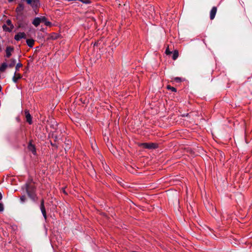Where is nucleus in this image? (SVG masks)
<instances>
[{
  "label": "nucleus",
  "mask_w": 252,
  "mask_h": 252,
  "mask_svg": "<svg viewBox=\"0 0 252 252\" xmlns=\"http://www.w3.org/2000/svg\"><path fill=\"white\" fill-rule=\"evenodd\" d=\"M174 80L177 83H180L182 81V79L180 77H175Z\"/></svg>",
  "instance_id": "393cba45"
},
{
  "label": "nucleus",
  "mask_w": 252,
  "mask_h": 252,
  "mask_svg": "<svg viewBox=\"0 0 252 252\" xmlns=\"http://www.w3.org/2000/svg\"><path fill=\"white\" fill-rule=\"evenodd\" d=\"M151 9H152L153 10H154V8L152 7H151Z\"/></svg>",
  "instance_id": "f704fd0d"
},
{
  "label": "nucleus",
  "mask_w": 252,
  "mask_h": 252,
  "mask_svg": "<svg viewBox=\"0 0 252 252\" xmlns=\"http://www.w3.org/2000/svg\"><path fill=\"white\" fill-rule=\"evenodd\" d=\"M16 63V60L14 59H12L10 61V63L8 64V67H13Z\"/></svg>",
  "instance_id": "f3484780"
},
{
  "label": "nucleus",
  "mask_w": 252,
  "mask_h": 252,
  "mask_svg": "<svg viewBox=\"0 0 252 252\" xmlns=\"http://www.w3.org/2000/svg\"><path fill=\"white\" fill-rule=\"evenodd\" d=\"M40 23L41 20H40V18L38 17H35L32 22V24L36 27L39 25Z\"/></svg>",
  "instance_id": "9b49d317"
},
{
  "label": "nucleus",
  "mask_w": 252,
  "mask_h": 252,
  "mask_svg": "<svg viewBox=\"0 0 252 252\" xmlns=\"http://www.w3.org/2000/svg\"><path fill=\"white\" fill-rule=\"evenodd\" d=\"M108 169H109V167L106 166V171H107Z\"/></svg>",
  "instance_id": "72a5a7b5"
},
{
  "label": "nucleus",
  "mask_w": 252,
  "mask_h": 252,
  "mask_svg": "<svg viewBox=\"0 0 252 252\" xmlns=\"http://www.w3.org/2000/svg\"><path fill=\"white\" fill-rule=\"evenodd\" d=\"M50 143L52 146L54 147L57 149L58 148V145L56 144L53 143L51 141H50Z\"/></svg>",
  "instance_id": "bb28decb"
},
{
  "label": "nucleus",
  "mask_w": 252,
  "mask_h": 252,
  "mask_svg": "<svg viewBox=\"0 0 252 252\" xmlns=\"http://www.w3.org/2000/svg\"><path fill=\"white\" fill-rule=\"evenodd\" d=\"M4 210V206L2 203H0V212H3Z\"/></svg>",
  "instance_id": "a878e982"
},
{
  "label": "nucleus",
  "mask_w": 252,
  "mask_h": 252,
  "mask_svg": "<svg viewBox=\"0 0 252 252\" xmlns=\"http://www.w3.org/2000/svg\"><path fill=\"white\" fill-rule=\"evenodd\" d=\"M25 115L26 118L27 122L30 124L31 125L32 123V117L30 113V112L28 110H25Z\"/></svg>",
  "instance_id": "423d86ee"
},
{
  "label": "nucleus",
  "mask_w": 252,
  "mask_h": 252,
  "mask_svg": "<svg viewBox=\"0 0 252 252\" xmlns=\"http://www.w3.org/2000/svg\"><path fill=\"white\" fill-rule=\"evenodd\" d=\"M40 20H41V22H44V23L46 22V21L47 20V18L45 16H41L39 17Z\"/></svg>",
  "instance_id": "5701e85b"
},
{
  "label": "nucleus",
  "mask_w": 252,
  "mask_h": 252,
  "mask_svg": "<svg viewBox=\"0 0 252 252\" xmlns=\"http://www.w3.org/2000/svg\"><path fill=\"white\" fill-rule=\"evenodd\" d=\"M14 48L11 46H7L6 48L5 52L6 55L5 57L7 58H9L11 56V52L13 51Z\"/></svg>",
  "instance_id": "1a4fd4ad"
},
{
  "label": "nucleus",
  "mask_w": 252,
  "mask_h": 252,
  "mask_svg": "<svg viewBox=\"0 0 252 252\" xmlns=\"http://www.w3.org/2000/svg\"><path fill=\"white\" fill-rule=\"evenodd\" d=\"M53 137L55 139V141H56L58 140V136L57 135H54Z\"/></svg>",
  "instance_id": "c756f323"
},
{
  "label": "nucleus",
  "mask_w": 252,
  "mask_h": 252,
  "mask_svg": "<svg viewBox=\"0 0 252 252\" xmlns=\"http://www.w3.org/2000/svg\"><path fill=\"white\" fill-rule=\"evenodd\" d=\"M26 197L25 195H22L20 197V202L21 203H25V201H26Z\"/></svg>",
  "instance_id": "4be33fe9"
},
{
  "label": "nucleus",
  "mask_w": 252,
  "mask_h": 252,
  "mask_svg": "<svg viewBox=\"0 0 252 252\" xmlns=\"http://www.w3.org/2000/svg\"><path fill=\"white\" fill-rule=\"evenodd\" d=\"M81 1L85 4H90L91 3L92 1Z\"/></svg>",
  "instance_id": "cd10ccee"
},
{
  "label": "nucleus",
  "mask_w": 252,
  "mask_h": 252,
  "mask_svg": "<svg viewBox=\"0 0 252 252\" xmlns=\"http://www.w3.org/2000/svg\"><path fill=\"white\" fill-rule=\"evenodd\" d=\"M217 11V8L216 6H213L210 11V18L211 20L214 19Z\"/></svg>",
  "instance_id": "6e6552de"
},
{
  "label": "nucleus",
  "mask_w": 252,
  "mask_h": 252,
  "mask_svg": "<svg viewBox=\"0 0 252 252\" xmlns=\"http://www.w3.org/2000/svg\"><path fill=\"white\" fill-rule=\"evenodd\" d=\"M65 144V147L64 148V150L65 151L69 150L70 148L71 141L69 140H66L64 142Z\"/></svg>",
  "instance_id": "4468645a"
},
{
  "label": "nucleus",
  "mask_w": 252,
  "mask_h": 252,
  "mask_svg": "<svg viewBox=\"0 0 252 252\" xmlns=\"http://www.w3.org/2000/svg\"><path fill=\"white\" fill-rule=\"evenodd\" d=\"M44 24L46 26H48V27H51L52 25V23L47 20L46 21V22Z\"/></svg>",
  "instance_id": "b1692460"
},
{
  "label": "nucleus",
  "mask_w": 252,
  "mask_h": 252,
  "mask_svg": "<svg viewBox=\"0 0 252 252\" xmlns=\"http://www.w3.org/2000/svg\"><path fill=\"white\" fill-rule=\"evenodd\" d=\"M2 29L4 31L11 32L13 29L7 27L5 24L2 26Z\"/></svg>",
  "instance_id": "a211bd4d"
},
{
  "label": "nucleus",
  "mask_w": 252,
  "mask_h": 252,
  "mask_svg": "<svg viewBox=\"0 0 252 252\" xmlns=\"http://www.w3.org/2000/svg\"><path fill=\"white\" fill-rule=\"evenodd\" d=\"M28 148L34 155H35L36 153V149L34 145L32 144L31 142H30L28 145Z\"/></svg>",
  "instance_id": "f8f14e48"
},
{
  "label": "nucleus",
  "mask_w": 252,
  "mask_h": 252,
  "mask_svg": "<svg viewBox=\"0 0 252 252\" xmlns=\"http://www.w3.org/2000/svg\"><path fill=\"white\" fill-rule=\"evenodd\" d=\"M167 88L168 90H170L173 92H177V89L173 87L168 86Z\"/></svg>",
  "instance_id": "aec40b11"
},
{
  "label": "nucleus",
  "mask_w": 252,
  "mask_h": 252,
  "mask_svg": "<svg viewBox=\"0 0 252 252\" xmlns=\"http://www.w3.org/2000/svg\"><path fill=\"white\" fill-rule=\"evenodd\" d=\"M2 198V194L1 192L0 191V200H1Z\"/></svg>",
  "instance_id": "7c9ffc66"
},
{
  "label": "nucleus",
  "mask_w": 252,
  "mask_h": 252,
  "mask_svg": "<svg viewBox=\"0 0 252 252\" xmlns=\"http://www.w3.org/2000/svg\"><path fill=\"white\" fill-rule=\"evenodd\" d=\"M40 210L41 211V212L42 213V215L45 220V221H46L47 219V216L46 214V209L44 205V200L43 198H42L40 200V204L39 206Z\"/></svg>",
  "instance_id": "7ed1b4c3"
},
{
  "label": "nucleus",
  "mask_w": 252,
  "mask_h": 252,
  "mask_svg": "<svg viewBox=\"0 0 252 252\" xmlns=\"http://www.w3.org/2000/svg\"><path fill=\"white\" fill-rule=\"evenodd\" d=\"M21 77L22 76L19 73L16 74V72H15L14 76L12 78V80L15 83H16L18 80L21 79Z\"/></svg>",
  "instance_id": "9d476101"
},
{
  "label": "nucleus",
  "mask_w": 252,
  "mask_h": 252,
  "mask_svg": "<svg viewBox=\"0 0 252 252\" xmlns=\"http://www.w3.org/2000/svg\"><path fill=\"white\" fill-rule=\"evenodd\" d=\"M24 8V6L23 3H19L18 7L16 9V12L17 13V18H19L22 16L23 11Z\"/></svg>",
  "instance_id": "20e7f679"
},
{
  "label": "nucleus",
  "mask_w": 252,
  "mask_h": 252,
  "mask_svg": "<svg viewBox=\"0 0 252 252\" xmlns=\"http://www.w3.org/2000/svg\"><path fill=\"white\" fill-rule=\"evenodd\" d=\"M34 40L32 39H28L26 40V43L29 47L32 48L34 44Z\"/></svg>",
  "instance_id": "ddd939ff"
},
{
  "label": "nucleus",
  "mask_w": 252,
  "mask_h": 252,
  "mask_svg": "<svg viewBox=\"0 0 252 252\" xmlns=\"http://www.w3.org/2000/svg\"><path fill=\"white\" fill-rule=\"evenodd\" d=\"M7 66L8 65L6 63H2L0 67V71H3Z\"/></svg>",
  "instance_id": "2eb2a0df"
},
{
  "label": "nucleus",
  "mask_w": 252,
  "mask_h": 252,
  "mask_svg": "<svg viewBox=\"0 0 252 252\" xmlns=\"http://www.w3.org/2000/svg\"><path fill=\"white\" fill-rule=\"evenodd\" d=\"M179 56L178 51L177 50H175L173 52V55H172V59L173 60H175L177 59Z\"/></svg>",
  "instance_id": "dca6fc26"
},
{
  "label": "nucleus",
  "mask_w": 252,
  "mask_h": 252,
  "mask_svg": "<svg viewBox=\"0 0 252 252\" xmlns=\"http://www.w3.org/2000/svg\"><path fill=\"white\" fill-rule=\"evenodd\" d=\"M139 146L149 150L156 149L158 147V144L156 143H141Z\"/></svg>",
  "instance_id": "f03ea898"
},
{
  "label": "nucleus",
  "mask_w": 252,
  "mask_h": 252,
  "mask_svg": "<svg viewBox=\"0 0 252 252\" xmlns=\"http://www.w3.org/2000/svg\"><path fill=\"white\" fill-rule=\"evenodd\" d=\"M6 24H7L8 26H9L10 27V28H11V29H13V28H14V26H13V25L12 24V22H11V20H9V19L7 20H6Z\"/></svg>",
  "instance_id": "6ab92c4d"
},
{
  "label": "nucleus",
  "mask_w": 252,
  "mask_h": 252,
  "mask_svg": "<svg viewBox=\"0 0 252 252\" xmlns=\"http://www.w3.org/2000/svg\"><path fill=\"white\" fill-rule=\"evenodd\" d=\"M98 45V43L97 42H95L94 44V46H97Z\"/></svg>",
  "instance_id": "2f4dec72"
},
{
  "label": "nucleus",
  "mask_w": 252,
  "mask_h": 252,
  "mask_svg": "<svg viewBox=\"0 0 252 252\" xmlns=\"http://www.w3.org/2000/svg\"><path fill=\"white\" fill-rule=\"evenodd\" d=\"M28 4L30 5L35 10L38 7L39 1H26Z\"/></svg>",
  "instance_id": "0eeeda50"
},
{
  "label": "nucleus",
  "mask_w": 252,
  "mask_h": 252,
  "mask_svg": "<svg viewBox=\"0 0 252 252\" xmlns=\"http://www.w3.org/2000/svg\"><path fill=\"white\" fill-rule=\"evenodd\" d=\"M22 38H26V35L25 32H19L17 33L14 36V39L16 41H19Z\"/></svg>",
  "instance_id": "39448f33"
},
{
  "label": "nucleus",
  "mask_w": 252,
  "mask_h": 252,
  "mask_svg": "<svg viewBox=\"0 0 252 252\" xmlns=\"http://www.w3.org/2000/svg\"><path fill=\"white\" fill-rule=\"evenodd\" d=\"M2 91V87L1 86V85H0V92H1Z\"/></svg>",
  "instance_id": "473e14b6"
},
{
  "label": "nucleus",
  "mask_w": 252,
  "mask_h": 252,
  "mask_svg": "<svg viewBox=\"0 0 252 252\" xmlns=\"http://www.w3.org/2000/svg\"><path fill=\"white\" fill-rule=\"evenodd\" d=\"M22 64L20 63H18L16 65V67H15V69H16V71L15 72H16L18 70H19V67H22Z\"/></svg>",
  "instance_id": "412c9836"
},
{
  "label": "nucleus",
  "mask_w": 252,
  "mask_h": 252,
  "mask_svg": "<svg viewBox=\"0 0 252 252\" xmlns=\"http://www.w3.org/2000/svg\"><path fill=\"white\" fill-rule=\"evenodd\" d=\"M26 191L28 197L32 200V201L35 203H37L38 197L36 194V188L35 186L29 185L28 184H25Z\"/></svg>",
  "instance_id": "f257e3e1"
},
{
  "label": "nucleus",
  "mask_w": 252,
  "mask_h": 252,
  "mask_svg": "<svg viewBox=\"0 0 252 252\" xmlns=\"http://www.w3.org/2000/svg\"><path fill=\"white\" fill-rule=\"evenodd\" d=\"M165 53L166 54H170L171 53V52H170L168 49L167 48L165 50Z\"/></svg>",
  "instance_id": "c85d7f7f"
}]
</instances>
